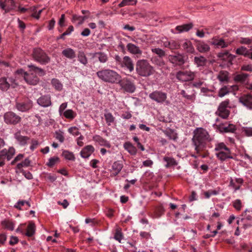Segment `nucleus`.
<instances>
[{
  "instance_id": "09e8293b",
  "label": "nucleus",
  "mask_w": 252,
  "mask_h": 252,
  "mask_svg": "<svg viewBox=\"0 0 252 252\" xmlns=\"http://www.w3.org/2000/svg\"><path fill=\"white\" fill-rule=\"evenodd\" d=\"M151 51L152 53L157 55L158 57L160 58H162L165 56V51L159 48H152Z\"/></svg>"
},
{
  "instance_id": "39448f33",
  "label": "nucleus",
  "mask_w": 252,
  "mask_h": 252,
  "mask_svg": "<svg viewBox=\"0 0 252 252\" xmlns=\"http://www.w3.org/2000/svg\"><path fill=\"white\" fill-rule=\"evenodd\" d=\"M214 151L217 158L221 161L233 158L230 149L223 142L216 143Z\"/></svg>"
},
{
  "instance_id": "412c9836",
  "label": "nucleus",
  "mask_w": 252,
  "mask_h": 252,
  "mask_svg": "<svg viewBox=\"0 0 252 252\" xmlns=\"http://www.w3.org/2000/svg\"><path fill=\"white\" fill-rule=\"evenodd\" d=\"M94 148L92 145L85 146L80 152V156L82 158H88L94 152Z\"/></svg>"
},
{
  "instance_id": "1a4fd4ad",
  "label": "nucleus",
  "mask_w": 252,
  "mask_h": 252,
  "mask_svg": "<svg viewBox=\"0 0 252 252\" xmlns=\"http://www.w3.org/2000/svg\"><path fill=\"white\" fill-rule=\"evenodd\" d=\"M196 72L191 70L179 71L176 74V78L180 82L192 81L196 76Z\"/></svg>"
},
{
  "instance_id": "393cba45",
  "label": "nucleus",
  "mask_w": 252,
  "mask_h": 252,
  "mask_svg": "<svg viewBox=\"0 0 252 252\" xmlns=\"http://www.w3.org/2000/svg\"><path fill=\"white\" fill-rule=\"evenodd\" d=\"M192 27L193 25L192 23L178 26L175 28V30L176 32H174V33H180L183 32H187L190 30Z\"/></svg>"
},
{
  "instance_id": "9b49d317",
  "label": "nucleus",
  "mask_w": 252,
  "mask_h": 252,
  "mask_svg": "<svg viewBox=\"0 0 252 252\" xmlns=\"http://www.w3.org/2000/svg\"><path fill=\"white\" fill-rule=\"evenodd\" d=\"M33 58L35 61L40 63L41 64H45L48 63L50 60V58L41 49H34L32 53Z\"/></svg>"
},
{
  "instance_id": "2eb2a0df",
  "label": "nucleus",
  "mask_w": 252,
  "mask_h": 252,
  "mask_svg": "<svg viewBox=\"0 0 252 252\" xmlns=\"http://www.w3.org/2000/svg\"><path fill=\"white\" fill-rule=\"evenodd\" d=\"M14 138L15 140V143L20 146H26L28 143V141L30 139L29 137L22 135L20 130H18L14 133Z\"/></svg>"
},
{
  "instance_id": "f03ea898",
  "label": "nucleus",
  "mask_w": 252,
  "mask_h": 252,
  "mask_svg": "<svg viewBox=\"0 0 252 252\" xmlns=\"http://www.w3.org/2000/svg\"><path fill=\"white\" fill-rule=\"evenodd\" d=\"M195 151L198 153L205 147L206 143L211 140L208 131L201 127L196 128L193 131L192 139Z\"/></svg>"
},
{
  "instance_id": "4be33fe9",
  "label": "nucleus",
  "mask_w": 252,
  "mask_h": 252,
  "mask_svg": "<svg viewBox=\"0 0 252 252\" xmlns=\"http://www.w3.org/2000/svg\"><path fill=\"white\" fill-rule=\"evenodd\" d=\"M196 47L197 51L201 53H206L210 50V46L204 41H198Z\"/></svg>"
},
{
  "instance_id": "a878e982",
  "label": "nucleus",
  "mask_w": 252,
  "mask_h": 252,
  "mask_svg": "<svg viewBox=\"0 0 252 252\" xmlns=\"http://www.w3.org/2000/svg\"><path fill=\"white\" fill-rule=\"evenodd\" d=\"M123 167V163L120 161L114 162L112 166V172L114 176L118 175Z\"/></svg>"
},
{
  "instance_id": "49530a36",
  "label": "nucleus",
  "mask_w": 252,
  "mask_h": 252,
  "mask_svg": "<svg viewBox=\"0 0 252 252\" xmlns=\"http://www.w3.org/2000/svg\"><path fill=\"white\" fill-rule=\"evenodd\" d=\"M236 53L238 55H243L246 57L249 54V51L246 47L241 46L236 49Z\"/></svg>"
},
{
  "instance_id": "864d4df0",
  "label": "nucleus",
  "mask_w": 252,
  "mask_h": 252,
  "mask_svg": "<svg viewBox=\"0 0 252 252\" xmlns=\"http://www.w3.org/2000/svg\"><path fill=\"white\" fill-rule=\"evenodd\" d=\"M6 154L5 150H1L0 151V167H2L5 164Z\"/></svg>"
},
{
  "instance_id": "4468645a",
  "label": "nucleus",
  "mask_w": 252,
  "mask_h": 252,
  "mask_svg": "<svg viewBox=\"0 0 252 252\" xmlns=\"http://www.w3.org/2000/svg\"><path fill=\"white\" fill-rule=\"evenodd\" d=\"M15 107L18 111L22 112H26L32 108V101L27 99L23 101L16 102Z\"/></svg>"
},
{
  "instance_id": "ddd939ff",
  "label": "nucleus",
  "mask_w": 252,
  "mask_h": 252,
  "mask_svg": "<svg viewBox=\"0 0 252 252\" xmlns=\"http://www.w3.org/2000/svg\"><path fill=\"white\" fill-rule=\"evenodd\" d=\"M149 97L153 101L162 104L166 102L167 94L160 91H155L150 94Z\"/></svg>"
},
{
  "instance_id": "5701e85b",
  "label": "nucleus",
  "mask_w": 252,
  "mask_h": 252,
  "mask_svg": "<svg viewBox=\"0 0 252 252\" xmlns=\"http://www.w3.org/2000/svg\"><path fill=\"white\" fill-rule=\"evenodd\" d=\"M194 64L197 67H203L207 63V59L203 56H196L193 59Z\"/></svg>"
},
{
  "instance_id": "dca6fc26",
  "label": "nucleus",
  "mask_w": 252,
  "mask_h": 252,
  "mask_svg": "<svg viewBox=\"0 0 252 252\" xmlns=\"http://www.w3.org/2000/svg\"><path fill=\"white\" fill-rule=\"evenodd\" d=\"M169 61L175 65H182L185 63V56L180 53L169 55Z\"/></svg>"
},
{
  "instance_id": "37998d69",
  "label": "nucleus",
  "mask_w": 252,
  "mask_h": 252,
  "mask_svg": "<svg viewBox=\"0 0 252 252\" xmlns=\"http://www.w3.org/2000/svg\"><path fill=\"white\" fill-rule=\"evenodd\" d=\"M114 238L119 242L121 243L122 240L124 239V236L121 228L119 227L116 228Z\"/></svg>"
},
{
  "instance_id": "de8ad7c7",
  "label": "nucleus",
  "mask_w": 252,
  "mask_h": 252,
  "mask_svg": "<svg viewBox=\"0 0 252 252\" xmlns=\"http://www.w3.org/2000/svg\"><path fill=\"white\" fill-rule=\"evenodd\" d=\"M137 0H123L119 4L120 7H124L126 5H133L136 4Z\"/></svg>"
},
{
  "instance_id": "aec40b11",
  "label": "nucleus",
  "mask_w": 252,
  "mask_h": 252,
  "mask_svg": "<svg viewBox=\"0 0 252 252\" xmlns=\"http://www.w3.org/2000/svg\"><path fill=\"white\" fill-rule=\"evenodd\" d=\"M126 48L130 53L136 55L137 57L141 56L142 53V51L140 48L133 43H128Z\"/></svg>"
},
{
  "instance_id": "9d476101",
  "label": "nucleus",
  "mask_w": 252,
  "mask_h": 252,
  "mask_svg": "<svg viewBox=\"0 0 252 252\" xmlns=\"http://www.w3.org/2000/svg\"><path fill=\"white\" fill-rule=\"evenodd\" d=\"M17 86V83L12 77H3L0 78V90L2 91H6L10 87L15 88Z\"/></svg>"
},
{
  "instance_id": "6e6552de",
  "label": "nucleus",
  "mask_w": 252,
  "mask_h": 252,
  "mask_svg": "<svg viewBox=\"0 0 252 252\" xmlns=\"http://www.w3.org/2000/svg\"><path fill=\"white\" fill-rule=\"evenodd\" d=\"M230 101L229 99H226L222 101L219 105L218 109L216 112V115L223 119L228 118L230 115V110L229 106Z\"/></svg>"
},
{
  "instance_id": "0e129e2a",
  "label": "nucleus",
  "mask_w": 252,
  "mask_h": 252,
  "mask_svg": "<svg viewBox=\"0 0 252 252\" xmlns=\"http://www.w3.org/2000/svg\"><path fill=\"white\" fill-rule=\"evenodd\" d=\"M229 186L233 188L234 189V192L236 191L237 190L240 189V186H236L235 185V183L234 182L233 180L231 178Z\"/></svg>"
},
{
  "instance_id": "3c124183",
  "label": "nucleus",
  "mask_w": 252,
  "mask_h": 252,
  "mask_svg": "<svg viewBox=\"0 0 252 252\" xmlns=\"http://www.w3.org/2000/svg\"><path fill=\"white\" fill-rule=\"evenodd\" d=\"M63 156L65 159L69 160H74L75 158L73 153L68 151H64L63 152Z\"/></svg>"
},
{
  "instance_id": "f8f14e48",
  "label": "nucleus",
  "mask_w": 252,
  "mask_h": 252,
  "mask_svg": "<svg viewBox=\"0 0 252 252\" xmlns=\"http://www.w3.org/2000/svg\"><path fill=\"white\" fill-rule=\"evenodd\" d=\"M3 119L6 124L14 126L20 123L22 120L20 116L12 111L5 113Z\"/></svg>"
},
{
  "instance_id": "f704fd0d",
  "label": "nucleus",
  "mask_w": 252,
  "mask_h": 252,
  "mask_svg": "<svg viewBox=\"0 0 252 252\" xmlns=\"http://www.w3.org/2000/svg\"><path fill=\"white\" fill-rule=\"evenodd\" d=\"M35 226L34 223L30 222L28 226L25 235L28 237H32L35 233Z\"/></svg>"
},
{
  "instance_id": "2f4dec72",
  "label": "nucleus",
  "mask_w": 252,
  "mask_h": 252,
  "mask_svg": "<svg viewBox=\"0 0 252 252\" xmlns=\"http://www.w3.org/2000/svg\"><path fill=\"white\" fill-rule=\"evenodd\" d=\"M218 57L220 59L223 61H230L234 58V56L232 54L229 53L227 51L219 53L218 55Z\"/></svg>"
},
{
  "instance_id": "6e6d98bb",
  "label": "nucleus",
  "mask_w": 252,
  "mask_h": 252,
  "mask_svg": "<svg viewBox=\"0 0 252 252\" xmlns=\"http://www.w3.org/2000/svg\"><path fill=\"white\" fill-rule=\"evenodd\" d=\"M233 206L237 211H240L242 207L241 201L240 199H236L233 202Z\"/></svg>"
},
{
  "instance_id": "a18cd8bd",
  "label": "nucleus",
  "mask_w": 252,
  "mask_h": 252,
  "mask_svg": "<svg viewBox=\"0 0 252 252\" xmlns=\"http://www.w3.org/2000/svg\"><path fill=\"white\" fill-rule=\"evenodd\" d=\"M165 134L171 140L176 141L178 138L177 134L172 129L166 130Z\"/></svg>"
},
{
  "instance_id": "f3484780",
  "label": "nucleus",
  "mask_w": 252,
  "mask_h": 252,
  "mask_svg": "<svg viewBox=\"0 0 252 252\" xmlns=\"http://www.w3.org/2000/svg\"><path fill=\"white\" fill-rule=\"evenodd\" d=\"M239 101L248 109L252 110V94H244L239 97Z\"/></svg>"
},
{
  "instance_id": "e433bc0d",
  "label": "nucleus",
  "mask_w": 252,
  "mask_h": 252,
  "mask_svg": "<svg viewBox=\"0 0 252 252\" xmlns=\"http://www.w3.org/2000/svg\"><path fill=\"white\" fill-rule=\"evenodd\" d=\"M249 76L247 73H241L235 75L234 80L236 82L243 83L245 82Z\"/></svg>"
},
{
  "instance_id": "c756f323",
  "label": "nucleus",
  "mask_w": 252,
  "mask_h": 252,
  "mask_svg": "<svg viewBox=\"0 0 252 252\" xmlns=\"http://www.w3.org/2000/svg\"><path fill=\"white\" fill-rule=\"evenodd\" d=\"M104 116L106 121V124L108 126H111L114 123L115 118L113 116L112 114L107 110H105Z\"/></svg>"
},
{
  "instance_id": "680f3d73",
  "label": "nucleus",
  "mask_w": 252,
  "mask_h": 252,
  "mask_svg": "<svg viewBox=\"0 0 252 252\" xmlns=\"http://www.w3.org/2000/svg\"><path fill=\"white\" fill-rule=\"evenodd\" d=\"M67 106V102H64L60 106L59 108V112L60 116H62V114L64 112V110L66 108Z\"/></svg>"
},
{
  "instance_id": "f257e3e1",
  "label": "nucleus",
  "mask_w": 252,
  "mask_h": 252,
  "mask_svg": "<svg viewBox=\"0 0 252 252\" xmlns=\"http://www.w3.org/2000/svg\"><path fill=\"white\" fill-rule=\"evenodd\" d=\"M31 68L30 72H25L22 69H18L16 73L20 74L24 77L25 81L29 85H36L39 81L38 77L35 75L37 73L39 76H43L45 74V71L41 68H39L31 64L28 65Z\"/></svg>"
},
{
  "instance_id": "4c0bfd02",
  "label": "nucleus",
  "mask_w": 252,
  "mask_h": 252,
  "mask_svg": "<svg viewBox=\"0 0 252 252\" xmlns=\"http://www.w3.org/2000/svg\"><path fill=\"white\" fill-rule=\"evenodd\" d=\"M212 44L218 47L225 48L228 46V44L224 42L222 39H215L212 42Z\"/></svg>"
},
{
  "instance_id": "c85d7f7f",
  "label": "nucleus",
  "mask_w": 252,
  "mask_h": 252,
  "mask_svg": "<svg viewBox=\"0 0 252 252\" xmlns=\"http://www.w3.org/2000/svg\"><path fill=\"white\" fill-rule=\"evenodd\" d=\"M182 46L187 53L191 54L195 53V49L190 41L186 40L183 43Z\"/></svg>"
},
{
  "instance_id": "72a5a7b5",
  "label": "nucleus",
  "mask_w": 252,
  "mask_h": 252,
  "mask_svg": "<svg viewBox=\"0 0 252 252\" xmlns=\"http://www.w3.org/2000/svg\"><path fill=\"white\" fill-rule=\"evenodd\" d=\"M163 161L166 162L165 166L168 168L171 166H175L177 164V162L174 158L169 157H164L163 158Z\"/></svg>"
},
{
  "instance_id": "69168bd1",
  "label": "nucleus",
  "mask_w": 252,
  "mask_h": 252,
  "mask_svg": "<svg viewBox=\"0 0 252 252\" xmlns=\"http://www.w3.org/2000/svg\"><path fill=\"white\" fill-rule=\"evenodd\" d=\"M38 144L39 143L37 140L32 139L31 141V146H30V149L32 151H33L35 149H36L37 147Z\"/></svg>"
},
{
  "instance_id": "58836bf2",
  "label": "nucleus",
  "mask_w": 252,
  "mask_h": 252,
  "mask_svg": "<svg viewBox=\"0 0 252 252\" xmlns=\"http://www.w3.org/2000/svg\"><path fill=\"white\" fill-rule=\"evenodd\" d=\"M93 57L98 58L99 61L101 63H105L107 61V56L104 53H102V52L95 53L94 54Z\"/></svg>"
},
{
  "instance_id": "79ce46f5",
  "label": "nucleus",
  "mask_w": 252,
  "mask_h": 252,
  "mask_svg": "<svg viewBox=\"0 0 252 252\" xmlns=\"http://www.w3.org/2000/svg\"><path fill=\"white\" fill-rule=\"evenodd\" d=\"M230 87H228L227 86H224L219 90L218 96L220 97H222L230 93Z\"/></svg>"
},
{
  "instance_id": "7c9ffc66",
  "label": "nucleus",
  "mask_w": 252,
  "mask_h": 252,
  "mask_svg": "<svg viewBox=\"0 0 252 252\" xmlns=\"http://www.w3.org/2000/svg\"><path fill=\"white\" fill-rule=\"evenodd\" d=\"M78 61L84 65H87L88 63V59L83 51H80L77 55Z\"/></svg>"
},
{
  "instance_id": "a211bd4d",
  "label": "nucleus",
  "mask_w": 252,
  "mask_h": 252,
  "mask_svg": "<svg viewBox=\"0 0 252 252\" xmlns=\"http://www.w3.org/2000/svg\"><path fill=\"white\" fill-rule=\"evenodd\" d=\"M37 104L43 107H47L52 105L51 97L49 95H44L37 99Z\"/></svg>"
},
{
  "instance_id": "bb28decb",
  "label": "nucleus",
  "mask_w": 252,
  "mask_h": 252,
  "mask_svg": "<svg viewBox=\"0 0 252 252\" xmlns=\"http://www.w3.org/2000/svg\"><path fill=\"white\" fill-rule=\"evenodd\" d=\"M62 54L69 59H73L76 57L75 51L71 48H67L63 50Z\"/></svg>"
},
{
  "instance_id": "ea45409f",
  "label": "nucleus",
  "mask_w": 252,
  "mask_h": 252,
  "mask_svg": "<svg viewBox=\"0 0 252 252\" xmlns=\"http://www.w3.org/2000/svg\"><path fill=\"white\" fill-rule=\"evenodd\" d=\"M53 87L58 91H61L63 89V84L57 79H53L51 81Z\"/></svg>"
},
{
  "instance_id": "c9c22d12",
  "label": "nucleus",
  "mask_w": 252,
  "mask_h": 252,
  "mask_svg": "<svg viewBox=\"0 0 252 252\" xmlns=\"http://www.w3.org/2000/svg\"><path fill=\"white\" fill-rule=\"evenodd\" d=\"M62 116L69 120H73L76 116V113L71 109H67L64 111Z\"/></svg>"
},
{
  "instance_id": "13d9d810",
  "label": "nucleus",
  "mask_w": 252,
  "mask_h": 252,
  "mask_svg": "<svg viewBox=\"0 0 252 252\" xmlns=\"http://www.w3.org/2000/svg\"><path fill=\"white\" fill-rule=\"evenodd\" d=\"M59 160V158L58 157H53L50 158L49 159L48 162L47 163V165L48 166L52 167L55 164V163Z\"/></svg>"
},
{
  "instance_id": "8fccbe9b",
  "label": "nucleus",
  "mask_w": 252,
  "mask_h": 252,
  "mask_svg": "<svg viewBox=\"0 0 252 252\" xmlns=\"http://www.w3.org/2000/svg\"><path fill=\"white\" fill-rule=\"evenodd\" d=\"M54 137L57 140H58L61 143H63L64 140L63 132L60 130L55 131L54 134Z\"/></svg>"
},
{
  "instance_id": "20e7f679",
  "label": "nucleus",
  "mask_w": 252,
  "mask_h": 252,
  "mask_svg": "<svg viewBox=\"0 0 252 252\" xmlns=\"http://www.w3.org/2000/svg\"><path fill=\"white\" fill-rule=\"evenodd\" d=\"M135 70L136 73L144 77H147L154 74L155 70L147 60L141 59L136 62Z\"/></svg>"
},
{
  "instance_id": "a19ab883",
  "label": "nucleus",
  "mask_w": 252,
  "mask_h": 252,
  "mask_svg": "<svg viewBox=\"0 0 252 252\" xmlns=\"http://www.w3.org/2000/svg\"><path fill=\"white\" fill-rule=\"evenodd\" d=\"M31 163V161L29 158H26L24 161L22 162L19 163L17 164L16 166V169L19 170L20 172L22 169L23 167H28Z\"/></svg>"
},
{
  "instance_id": "b1692460",
  "label": "nucleus",
  "mask_w": 252,
  "mask_h": 252,
  "mask_svg": "<svg viewBox=\"0 0 252 252\" xmlns=\"http://www.w3.org/2000/svg\"><path fill=\"white\" fill-rule=\"evenodd\" d=\"M93 139L95 142L97 143L101 146H104L108 148L111 147L110 143L106 139L103 138L99 135H95L94 136Z\"/></svg>"
},
{
  "instance_id": "0eeeda50",
  "label": "nucleus",
  "mask_w": 252,
  "mask_h": 252,
  "mask_svg": "<svg viewBox=\"0 0 252 252\" xmlns=\"http://www.w3.org/2000/svg\"><path fill=\"white\" fill-rule=\"evenodd\" d=\"M117 84H119L121 89L124 92L132 94L136 90L134 82L128 78H120Z\"/></svg>"
},
{
  "instance_id": "e2e57ef3",
  "label": "nucleus",
  "mask_w": 252,
  "mask_h": 252,
  "mask_svg": "<svg viewBox=\"0 0 252 252\" xmlns=\"http://www.w3.org/2000/svg\"><path fill=\"white\" fill-rule=\"evenodd\" d=\"M140 236L141 239H149L151 237L150 233L145 231H141L140 233Z\"/></svg>"
},
{
  "instance_id": "cd10ccee",
  "label": "nucleus",
  "mask_w": 252,
  "mask_h": 252,
  "mask_svg": "<svg viewBox=\"0 0 252 252\" xmlns=\"http://www.w3.org/2000/svg\"><path fill=\"white\" fill-rule=\"evenodd\" d=\"M217 79L220 83H225L228 82V73L226 71H221L217 76Z\"/></svg>"
},
{
  "instance_id": "473e14b6",
  "label": "nucleus",
  "mask_w": 252,
  "mask_h": 252,
  "mask_svg": "<svg viewBox=\"0 0 252 252\" xmlns=\"http://www.w3.org/2000/svg\"><path fill=\"white\" fill-rule=\"evenodd\" d=\"M124 147L125 149L130 154L132 155H136L137 153V149L130 143H125L124 145Z\"/></svg>"
},
{
  "instance_id": "4d7b16f0",
  "label": "nucleus",
  "mask_w": 252,
  "mask_h": 252,
  "mask_svg": "<svg viewBox=\"0 0 252 252\" xmlns=\"http://www.w3.org/2000/svg\"><path fill=\"white\" fill-rule=\"evenodd\" d=\"M179 44L175 40H170L169 43V48L171 50L177 49L179 48Z\"/></svg>"
},
{
  "instance_id": "bf43d9fd",
  "label": "nucleus",
  "mask_w": 252,
  "mask_h": 252,
  "mask_svg": "<svg viewBox=\"0 0 252 252\" xmlns=\"http://www.w3.org/2000/svg\"><path fill=\"white\" fill-rule=\"evenodd\" d=\"M26 203V201L25 200H19L14 206L15 208L18 209V210H22V206H23L25 205Z\"/></svg>"
},
{
  "instance_id": "338daca9",
  "label": "nucleus",
  "mask_w": 252,
  "mask_h": 252,
  "mask_svg": "<svg viewBox=\"0 0 252 252\" xmlns=\"http://www.w3.org/2000/svg\"><path fill=\"white\" fill-rule=\"evenodd\" d=\"M240 42L242 44H249L252 42V39L249 38H241Z\"/></svg>"
},
{
  "instance_id": "774afa93",
  "label": "nucleus",
  "mask_w": 252,
  "mask_h": 252,
  "mask_svg": "<svg viewBox=\"0 0 252 252\" xmlns=\"http://www.w3.org/2000/svg\"><path fill=\"white\" fill-rule=\"evenodd\" d=\"M244 134L248 136H252V127H246L243 130Z\"/></svg>"
},
{
  "instance_id": "7ed1b4c3",
  "label": "nucleus",
  "mask_w": 252,
  "mask_h": 252,
  "mask_svg": "<svg viewBox=\"0 0 252 252\" xmlns=\"http://www.w3.org/2000/svg\"><path fill=\"white\" fill-rule=\"evenodd\" d=\"M98 78L102 81L111 83L117 84L121 78V76L116 71L110 69H102L96 72Z\"/></svg>"
},
{
  "instance_id": "052dcab7",
  "label": "nucleus",
  "mask_w": 252,
  "mask_h": 252,
  "mask_svg": "<svg viewBox=\"0 0 252 252\" xmlns=\"http://www.w3.org/2000/svg\"><path fill=\"white\" fill-rule=\"evenodd\" d=\"M181 94L186 98L189 100H193L194 98V95L188 94L185 90H182L181 91Z\"/></svg>"
},
{
  "instance_id": "c03bdc74",
  "label": "nucleus",
  "mask_w": 252,
  "mask_h": 252,
  "mask_svg": "<svg viewBox=\"0 0 252 252\" xmlns=\"http://www.w3.org/2000/svg\"><path fill=\"white\" fill-rule=\"evenodd\" d=\"M1 224L5 228L10 230H13L14 228V223L9 220H5L2 221Z\"/></svg>"
},
{
  "instance_id": "423d86ee",
  "label": "nucleus",
  "mask_w": 252,
  "mask_h": 252,
  "mask_svg": "<svg viewBox=\"0 0 252 252\" xmlns=\"http://www.w3.org/2000/svg\"><path fill=\"white\" fill-rule=\"evenodd\" d=\"M115 60L118 65L126 70L131 73L134 70V63L132 60L129 56L121 58L118 55L115 56Z\"/></svg>"
},
{
  "instance_id": "603ef678",
  "label": "nucleus",
  "mask_w": 252,
  "mask_h": 252,
  "mask_svg": "<svg viewBox=\"0 0 252 252\" xmlns=\"http://www.w3.org/2000/svg\"><path fill=\"white\" fill-rule=\"evenodd\" d=\"M72 22L74 23H76L77 26H79L83 24V19L82 16L74 15L72 18Z\"/></svg>"
},
{
  "instance_id": "6ab92c4d",
  "label": "nucleus",
  "mask_w": 252,
  "mask_h": 252,
  "mask_svg": "<svg viewBox=\"0 0 252 252\" xmlns=\"http://www.w3.org/2000/svg\"><path fill=\"white\" fill-rule=\"evenodd\" d=\"M217 129L220 132H233L236 128L235 126L232 124L229 125H216Z\"/></svg>"
},
{
  "instance_id": "5fc2aeb1",
  "label": "nucleus",
  "mask_w": 252,
  "mask_h": 252,
  "mask_svg": "<svg viewBox=\"0 0 252 252\" xmlns=\"http://www.w3.org/2000/svg\"><path fill=\"white\" fill-rule=\"evenodd\" d=\"M68 132L74 136H77L80 134L78 128L76 126H72L69 128L68 129Z\"/></svg>"
}]
</instances>
